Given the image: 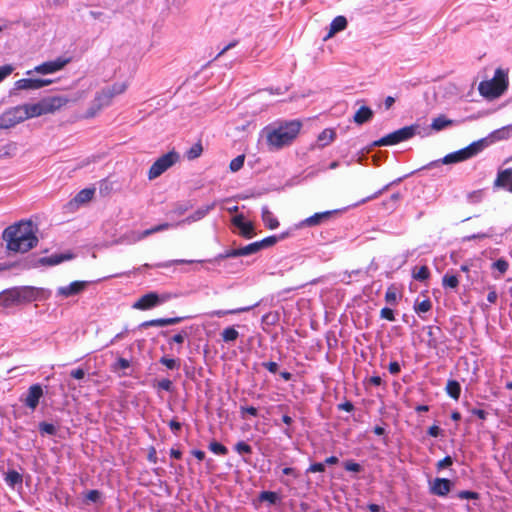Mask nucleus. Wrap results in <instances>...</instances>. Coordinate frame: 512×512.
<instances>
[{
	"mask_svg": "<svg viewBox=\"0 0 512 512\" xmlns=\"http://www.w3.org/2000/svg\"><path fill=\"white\" fill-rule=\"evenodd\" d=\"M415 130L416 127L413 125L405 126L375 141L373 146H391L406 141L415 135Z\"/></svg>",
	"mask_w": 512,
	"mask_h": 512,
	"instance_id": "8",
	"label": "nucleus"
},
{
	"mask_svg": "<svg viewBox=\"0 0 512 512\" xmlns=\"http://www.w3.org/2000/svg\"><path fill=\"white\" fill-rule=\"evenodd\" d=\"M260 499L274 504L277 500V494L272 491H263L260 494Z\"/></svg>",
	"mask_w": 512,
	"mask_h": 512,
	"instance_id": "55",
	"label": "nucleus"
},
{
	"mask_svg": "<svg viewBox=\"0 0 512 512\" xmlns=\"http://www.w3.org/2000/svg\"><path fill=\"white\" fill-rule=\"evenodd\" d=\"M159 362L166 366L170 370L178 369L180 367V363L178 360L173 358L161 357Z\"/></svg>",
	"mask_w": 512,
	"mask_h": 512,
	"instance_id": "47",
	"label": "nucleus"
},
{
	"mask_svg": "<svg viewBox=\"0 0 512 512\" xmlns=\"http://www.w3.org/2000/svg\"><path fill=\"white\" fill-rule=\"evenodd\" d=\"M17 152V144L15 142H9L0 147V158L13 157Z\"/></svg>",
	"mask_w": 512,
	"mask_h": 512,
	"instance_id": "35",
	"label": "nucleus"
},
{
	"mask_svg": "<svg viewBox=\"0 0 512 512\" xmlns=\"http://www.w3.org/2000/svg\"><path fill=\"white\" fill-rule=\"evenodd\" d=\"M380 317L388 321H395L394 311L389 307H384L381 309Z\"/></svg>",
	"mask_w": 512,
	"mask_h": 512,
	"instance_id": "56",
	"label": "nucleus"
},
{
	"mask_svg": "<svg viewBox=\"0 0 512 512\" xmlns=\"http://www.w3.org/2000/svg\"><path fill=\"white\" fill-rule=\"evenodd\" d=\"M457 497L460 499L476 500L479 498V494L474 491L463 490L458 492Z\"/></svg>",
	"mask_w": 512,
	"mask_h": 512,
	"instance_id": "53",
	"label": "nucleus"
},
{
	"mask_svg": "<svg viewBox=\"0 0 512 512\" xmlns=\"http://www.w3.org/2000/svg\"><path fill=\"white\" fill-rule=\"evenodd\" d=\"M336 137V133L333 129L327 128L324 129L319 135H318V142L320 146L325 147L329 145L332 141H334Z\"/></svg>",
	"mask_w": 512,
	"mask_h": 512,
	"instance_id": "28",
	"label": "nucleus"
},
{
	"mask_svg": "<svg viewBox=\"0 0 512 512\" xmlns=\"http://www.w3.org/2000/svg\"><path fill=\"white\" fill-rule=\"evenodd\" d=\"M39 432L41 435H56L57 428L54 424L48 422H40L39 423Z\"/></svg>",
	"mask_w": 512,
	"mask_h": 512,
	"instance_id": "39",
	"label": "nucleus"
},
{
	"mask_svg": "<svg viewBox=\"0 0 512 512\" xmlns=\"http://www.w3.org/2000/svg\"><path fill=\"white\" fill-rule=\"evenodd\" d=\"M197 262L196 260H185V259H176V260H169L163 263H159L156 265V267L159 268H168L172 265H178V264H191ZM199 263L203 262L202 260L198 261Z\"/></svg>",
	"mask_w": 512,
	"mask_h": 512,
	"instance_id": "41",
	"label": "nucleus"
},
{
	"mask_svg": "<svg viewBox=\"0 0 512 512\" xmlns=\"http://www.w3.org/2000/svg\"><path fill=\"white\" fill-rule=\"evenodd\" d=\"M170 226L171 225L169 223H162V224L156 225L150 229H146V230L142 231L141 233L137 234L134 238V241H140L156 232L164 231V230L168 229Z\"/></svg>",
	"mask_w": 512,
	"mask_h": 512,
	"instance_id": "27",
	"label": "nucleus"
},
{
	"mask_svg": "<svg viewBox=\"0 0 512 512\" xmlns=\"http://www.w3.org/2000/svg\"><path fill=\"white\" fill-rule=\"evenodd\" d=\"M432 308V302L430 299L426 298L420 302H415L414 304V311L422 318L424 319L423 316H421V314L423 313H426L428 311H430Z\"/></svg>",
	"mask_w": 512,
	"mask_h": 512,
	"instance_id": "34",
	"label": "nucleus"
},
{
	"mask_svg": "<svg viewBox=\"0 0 512 512\" xmlns=\"http://www.w3.org/2000/svg\"><path fill=\"white\" fill-rule=\"evenodd\" d=\"M164 327L165 326V318H157L152 319L148 321H144L140 324V328H147V327Z\"/></svg>",
	"mask_w": 512,
	"mask_h": 512,
	"instance_id": "50",
	"label": "nucleus"
},
{
	"mask_svg": "<svg viewBox=\"0 0 512 512\" xmlns=\"http://www.w3.org/2000/svg\"><path fill=\"white\" fill-rule=\"evenodd\" d=\"M302 123L298 120L273 123L263 129L270 151H277L290 145L298 136Z\"/></svg>",
	"mask_w": 512,
	"mask_h": 512,
	"instance_id": "2",
	"label": "nucleus"
},
{
	"mask_svg": "<svg viewBox=\"0 0 512 512\" xmlns=\"http://www.w3.org/2000/svg\"><path fill=\"white\" fill-rule=\"evenodd\" d=\"M240 412L242 417L244 418V414L247 413L253 417H256L258 415V410L253 406H241Z\"/></svg>",
	"mask_w": 512,
	"mask_h": 512,
	"instance_id": "60",
	"label": "nucleus"
},
{
	"mask_svg": "<svg viewBox=\"0 0 512 512\" xmlns=\"http://www.w3.org/2000/svg\"><path fill=\"white\" fill-rule=\"evenodd\" d=\"M487 145L488 141L486 138L474 141L465 148L447 154L442 159L430 162L425 168L437 167L440 164H455L463 162L479 154Z\"/></svg>",
	"mask_w": 512,
	"mask_h": 512,
	"instance_id": "4",
	"label": "nucleus"
},
{
	"mask_svg": "<svg viewBox=\"0 0 512 512\" xmlns=\"http://www.w3.org/2000/svg\"><path fill=\"white\" fill-rule=\"evenodd\" d=\"M44 391L40 384H33L28 388V391L24 398L21 399V401L24 403L26 407L34 411L38 404L40 399L43 397Z\"/></svg>",
	"mask_w": 512,
	"mask_h": 512,
	"instance_id": "14",
	"label": "nucleus"
},
{
	"mask_svg": "<svg viewBox=\"0 0 512 512\" xmlns=\"http://www.w3.org/2000/svg\"><path fill=\"white\" fill-rule=\"evenodd\" d=\"M447 394L454 400H458L461 394V386L456 380H448L445 388Z\"/></svg>",
	"mask_w": 512,
	"mask_h": 512,
	"instance_id": "29",
	"label": "nucleus"
},
{
	"mask_svg": "<svg viewBox=\"0 0 512 512\" xmlns=\"http://www.w3.org/2000/svg\"><path fill=\"white\" fill-rule=\"evenodd\" d=\"M94 193H95V189H93V188L82 189L81 191H79L77 193V195L74 198V201L77 204L87 203L93 198Z\"/></svg>",
	"mask_w": 512,
	"mask_h": 512,
	"instance_id": "30",
	"label": "nucleus"
},
{
	"mask_svg": "<svg viewBox=\"0 0 512 512\" xmlns=\"http://www.w3.org/2000/svg\"><path fill=\"white\" fill-rule=\"evenodd\" d=\"M86 500L87 501H90V502H98L101 498V492L98 491V490H90L87 492L86 496H85Z\"/></svg>",
	"mask_w": 512,
	"mask_h": 512,
	"instance_id": "58",
	"label": "nucleus"
},
{
	"mask_svg": "<svg viewBox=\"0 0 512 512\" xmlns=\"http://www.w3.org/2000/svg\"><path fill=\"white\" fill-rule=\"evenodd\" d=\"M23 121L25 118L21 105L11 107L0 115V129L13 128Z\"/></svg>",
	"mask_w": 512,
	"mask_h": 512,
	"instance_id": "10",
	"label": "nucleus"
},
{
	"mask_svg": "<svg viewBox=\"0 0 512 512\" xmlns=\"http://www.w3.org/2000/svg\"><path fill=\"white\" fill-rule=\"evenodd\" d=\"M172 298L171 294H157L156 292H149L141 296L132 307L137 310H149L159 306Z\"/></svg>",
	"mask_w": 512,
	"mask_h": 512,
	"instance_id": "9",
	"label": "nucleus"
},
{
	"mask_svg": "<svg viewBox=\"0 0 512 512\" xmlns=\"http://www.w3.org/2000/svg\"><path fill=\"white\" fill-rule=\"evenodd\" d=\"M372 117L373 111L367 106H362L356 111L353 119L355 123L361 125L371 120Z\"/></svg>",
	"mask_w": 512,
	"mask_h": 512,
	"instance_id": "24",
	"label": "nucleus"
},
{
	"mask_svg": "<svg viewBox=\"0 0 512 512\" xmlns=\"http://www.w3.org/2000/svg\"><path fill=\"white\" fill-rule=\"evenodd\" d=\"M18 305L16 287L0 292V307L9 308Z\"/></svg>",
	"mask_w": 512,
	"mask_h": 512,
	"instance_id": "19",
	"label": "nucleus"
},
{
	"mask_svg": "<svg viewBox=\"0 0 512 512\" xmlns=\"http://www.w3.org/2000/svg\"><path fill=\"white\" fill-rule=\"evenodd\" d=\"M69 98L63 95L45 97L37 103L21 105L25 120L54 113L69 103Z\"/></svg>",
	"mask_w": 512,
	"mask_h": 512,
	"instance_id": "3",
	"label": "nucleus"
},
{
	"mask_svg": "<svg viewBox=\"0 0 512 512\" xmlns=\"http://www.w3.org/2000/svg\"><path fill=\"white\" fill-rule=\"evenodd\" d=\"M127 87L128 85L126 82H116L111 86L104 87L95 95L94 105L96 106V109L101 110L102 108L109 106L114 97L123 94L127 90Z\"/></svg>",
	"mask_w": 512,
	"mask_h": 512,
	"instance_id": "6",
	"label": "nucleus"
},
{
	"mask_svg": "<svg viewBox=\"0 0 512 512\" xmlns=\"http://www.w3.org/2000/svg\"><path fill=\"white\" fill-rule=\"evenodd\" d=\"M347 24H348L347 19L344 16L340 15V16L335 17L332 20V22L330 23L329 32L325 36L324 40H327V39L331 38L332 36H334L336 33L345 30L347 27Z\"/></svg>",
	"mask_w": 512,
	"mask_h": 512,
	"instance_id": "20",
	"label": "nucleus"
},
{
	"mask_svg": "<svg viewBox=\"0 0 512 512\" xmlns=\"http://www.w3.org/2000/svg\"><path fill=\"white\" fill-rule=\"evenodd\" d=\"M13 69V66L9 64L0 66V82L9 76L13 72Z\"/></svg>",
	"mask_w": 512,
	"mask_h": 512,
	"instance_id": "59",
	"label": "nucleus"
},
{
	"mask_svg": "<svg viewBox=\"0 0 512 512\" xmlns=\"http://www.w3.org/2000/svg\"><path fill=\"white\" fill-rule=\"evenodd\" d=\"M179 154L175 151H169L168 153L159 157L150 167L148 171L149 180H153L160 175H162L165 171H167L170 167L176 164L179 161Z\"/></svg>",
	"mask_w": 512,
	"mask_h": 512,
	"instance_id": "7",
	"label": "nucleus"
},
{
	"mask_svg": "<svg viewBox=\"0 0 512 512\" xmlns=\"http://www.w3.org/2000/svg\"><path fill=\"white\" fill-rule=\"evenodd\" d=\"M68 62V58L58 57L54 60L47 61L36 66L33 70H28L26 75H31L33 72L39 74H52L63 69Z\"/></svg>",
	"mask_w": 512,
	"mask_h": 512,
	"instance_id": "11",
	"label": "nucleus"
},
{
	"mask_svg": "<svg viewBox=\"0 0 512 512\" xmlns=\"http://www.w3.org/2000/svg\"><path fill=\"white\" fill-rule=\"evenodd\" d=\"M252 307H242L237 309H229V310H214L209 313L210 317H224L226 315L239 314L242 312L249 311Z\"/></svg>",
	"mask_w": 512,
	"mask_h": 512,
	"instance_id": "32",
	"label": "nucleus"
},
{
	"mask_svg": "<svg viewBox=\"0 0 512 512\" xmlns=\"http://www.w3.org/2000/svg\"><path fill=\"white\" fill-rule=\"evenodd\" d=\"M398 300L399 293L397 288L394 285L389 286L385 293V301L392 306H396L398 304Z\"/></svg>",
	"mask_w": 512,
	"mask_h": 512,
	"instance_id": "33",
	"label": "nucleus"
},
{
	"mask_svg": "<svg viewBox=\"0 0 512 512\" xmlns=\"http://www.w3.org/2000/svg\"><path fill=\"white\" fill-rule=\"evenodd\" d=\"M261 218L264 223V225L268 229H276L279 226V221L274 216V214L269 210L267 206H263L261 210Z\"/></svg>",
	"mask_w": 512,
	"mask_h": 512,
	"instance_id": "21",
	"label": "nucleus"
},
{
	"mask_svg": "<svg viewBox=\"0 0 512 512\" xmlns=\"http://www.w3.org/2000/svg\"><path fill=\"white\" fill-rule=\"evenodd\" d=\"M221 339L224 343L230 344L235 342L239 337V332L235 326H228L221 332Z\"/></svg>",
	"mask_w": 512,
	"mask_h": 512,
	"instance_id": "26",
	"label": "nucleus"
},
{
	"mask_svg": "<svg viewBox=\"0 0 512 512\" xmlns=\"http://www.w3.org/2000/svg\"><path fill=\"white\" fill-rule=\"evenodd\" d=\"M508 71L501 68L495 70L494 77L479 83L478 91L486 99L493 100L500 97L507 89Z\"/></svg>",
	"mask_w": 512,
	"mask_h": 512,
	"instance_id": "5",
	"label": "nucleus"
},
{
	"mask_svg": "<svg viewBox=\"0 0 512 512\" xmlns=\"http://www.w3.org/2000/svg\"><path fill=\"white\" fill-rule=\"evenodd\" d=\"M209 450L217 455L225 456L228 453V449L219 442L213 441L209 444Z\"/></svg>",
	"mask_w": 512,
	"mask_h": 512,
	"instance_id": "43",
	"label": "nucleus"
},
{
	"mask_svg": "<svg viewBox=\"0 0 512 512\" xmlns=\"http://www.w3.org/2000/svg\"><path fill=\"white\" fill-rule=\"evenodd\" d=\"M442 285L444 288L455 289L459 285V279L457 275L446 273L442 278Z\"/></svg>",
	"mask_w": 512,
	"mask_h": 512,
	"instance_id": "37",
	"label": "nucleus"
},
{
	"mask_svg": "<svg viewBox=\"0 0 512 512\" xmlns=\"http://www.w3.org/2000/svg\"><path fill=\"white\" fill-rule=\"evenodd\" d=\"M278 239L279 238L277 236L273 235V236H268L260 241H257V243L259 245L260 250H262L264 248H268V247H271L274 244H276Z\"/></svg>",
	"mask_w": 512,
	"mask_h": 512,
	"instance_id": "48",
	"label": "nucleus"
},
{
	"mask_svg": "<svg viewBox=\"0 0 512 512\" xmlns=\"http://www.w3.org/2000/svg\"><path fill=\"white\" fill-rule=\"evenodd\" d=\"M89 284V281H73L69 285L58 287L56 296L68 298L79 295L86 290Z\"/></svg>",
	"mask_w": 512,
	"mask_h": 512,
	"instance_id": "13",
	"label": "nucleus"
},
{
	"mask_svg": "<svg viewBox=\"0 0 512 512\" xmlns=\"http://www.w3.org/2000/svg\"><path fill=\"white\" fill-rule=\"evenodd\" d=\"M392 185V183H389L387 185H385L383 188L379 189L378 191H376L374 194L362 199L359 203H366L367 201H370V200H373V199H376L378 198L380 195H382L385 191H387L389 189V187Z\"/></svg>",
	"mask_w": 512,
	"mask_h": 512,
	"instance_id": "54",
	"label": "nucleus"
},
{
	"mask_svg": "<svg viewBox=\"0 0 512 512\" xmlns=\"http://www.w3.org/2000/svg\"><path fill=\"white\" fill-rule=\"evenodd\" d=\"M16 296H17V303L22 304L25 302H31L35 298V292L32 288L29 287H22L17 288L16 287Z\"/></svg>",
	"mask_w": 512,
	"mask_h": 512,
	"instance_id": "23",
	"label": "nucleus"
},
{
	"mask_svg": "<svg viewBox=\"0 0 512 512\" xmlns=\"http://www.w3.org/2000/svg\"><path fill=\"white\" fill-rule=\"evenodd\" d=\"M260 251V248H259V245L256 242H253V243H250L244 247H240L239 248V253H240V256H248V255H252V254H255L257 252Z\"/></svg>",
	"mask_w": 512,
	"mask_h": 512,
	"instance_id": "40",
	"label": "nucleus"
},
{
	"mask_svg": "<svg viewBox=\"0 0 512 512\" xmlns=\"http://www.w3.org/2000/svg\"><path fill=\"white\" fill-rule=\"evenodd\" d=\"M341 210L335 209V210H327L323 212H317L313 214L310 217L305 218L302 220L297 227H314L319 226L323 223L328 222L334 215L340 213Z\"/></svg>",
	"mask_w": 512,
	"mask_h": 512,
	"instance_id": "12",
	"label": "nucleus"
},
{
	"mask_svg": "<svg viewBox=\"0 0 512 512\" xmlns=\"http://www.w3.org/2000/svg\"><path fill=\"white\" fill-rule=\"evenodd\" d=\"M53 83L51 79L23 78L15 82L18 90H38Z\"/></svg>",
	"mask_w": 512,
	"mask_h": 512,
	"instance_id": "15",
	"label": "nucleus"
},
{
	"mask_svg": "<svg viewBox=\"0 0 512 512\" xmlns=\"http://www.w3.org/2000/svg\"><path fill=\"white\" fill-rule=\"evenodd\" d=\"M240 257L239 248L230 249L225 251L224 253L219 254L215 260L225 259V258H235Z\"/></svg>",
	"mask_w": 512,
	"mask_h": 512,
	"instance_id": "52",
	"label": "nucleus"
},
{
	"mask_svg": "<svg viewBox=\"0 0 512 512\" xmlns=\"http://www.w3.org/2000/svg\"><path fill=\"white\" fill-rule=\"evenodd\" d=\"M5 482L9 487L15 488L17 485H22L23 477L16 470H8L5 474Z\"/></svg>",
	"mask_w": 512,
	"mask_h": 512,
	"instance_id": "25",
	"label": "nucleus"
},
{
	"mask_svg": "<svg viewBox=\"0 0 512 512\" xmlns=\"http://www.w3.org/2000/svg\"><path fill=\"white\" fill-rule=\"evenodd\" d=\"M452 463H453V460H452L451 456H446L442 460L438 461V463L436 464V467L438 470H441L445 467L452 465Z\"/></svg>",
	"mask_w": 512,
	"mask_h": 512,
	"instance_id": "64",
	"label": "nucleus"
},
{
	"mask_svg": "<svg viewBox=\"0 0 512 512\" xmlns=\"http://www.w3.org/2000/svg\"><path fill=\"white\" fill-rule=\"evenodd\" d=\"M345 470L350 472H360L361 466L360 464L354 462V461H348L344 465Z\"/></svg>",
	"mask_w": 512,
	"mask_h": 512,
	"instance_id": "63",
	"label": "nucleus"
},
{
	"mask_svg": "<svg viewBox=\"0 0 512 512\" xmlns=\"http://www.w3.org/2000/svg\"><path fill=\"white\" fill-rule=\"evenodd\" d=\"M234 450L238 454H251L252 453V447L246 443L245 441H239L235 444Z\"/></svg>",
	"mask_w": 512,
	"mask_h": 512,
	"instance_id": "46",
	"label": "nucleus"
},
{
	"mask_svg": "<svg viewBox=\"0 0 512 512\" xmlns=\"http://www.w3.org/2000/svg\"><path fill=\"white\" fill-rule=\"evenodd\" d=\"M491 268L499 272L500 275L505 274L509 269V262L504 258H499L492 263Z\"/></svg>",
	"mask_w": 512,
	"mask_h": 512,
	"instance_id": "38",
	"label": "nucleus"
},
{
	"mask_svg": "<svg viewBox=\"0 0 512 512\" xmlns=\"http://www.w3.org/2000/svg\"><path fill=\"white\" fill-rule=\"evenodd\" d=\"M452 486V481L447 478H435L433 482L430 483V493L444 497L451 491Z\"/></svg>",
	"mask_w": 512,
	"mask_h": 512,
	"instance_id": "17",
	"label": "nucleus"
},
{
	"mask_svg": "<svg viewBox=\"0 0 512 512\" xmlns=\"http://www.w3.org/2000/svg\"><path fill=\"white\" fill-rule=\"evenodd\" d=\"M451 124L452 120H449L445 116L441 115L433 119L431 128L435 131H440Z\"/></svg>",
	"mask_w": 512,
	"mask_h": 512,
	"instance_id": "36",
	"label": "nucleus"
},
{
	"mask_svg": "<svg viewBox=\"0 0 512 512\" xmlns=\"http://www.w3.org/2000/svg\"><path fill=\"white\" fill-rule=\"evenodd\" d=\"M244 161H245V155H238L237 157H235L231 162H230V165H229V168L232 172H237L239 171L243 165H244Z\"/></svg>",
	"mask_w": 512,
	"mask_h": 512,
	"instance_id": "44",
	"label": "nucleus"
},
{
	"mask_svg": "<svg viewBox=\"0 0 512 512\" xmlns=\"http://www.w3.org/2000/svg\"><path fill=\"white\" fill-rule=\"evenodd\" d=\"M202 145L200 143L194 144L188 151H187V158L190 160L196 159L199 157L202 153Z\"/></svg>",
	"mask_w": 512,
	"mask_h": 512,
	"instance_id": "49",
	"label": "nucleus"
},
{
	"mask_svg": "<svg viewBox=\"0 0 512 512\" xmlns=\"http://www.w3.org/2000/svg\"><path fill=\"white\" fill-rule=\"evenodd\" d=\"M189 336V333L185 330V329H182L179 333L175 334L173 337H171L168 341L169 345H171L172 343H177L179 345H182L185 341L186 338H188Z\"/></svg>",
	"mask_w": 512,
	"mask_h": 512,
	"instance_id": "45",
	"label": "nucleus"
},
{
	"mask_svg": "<svg viewBox=\"0 0 512 512\" xmlns=\"http://www.w3.org/2000/svg\"><path fill=\"white\" fill-rule=\"evenodd\" d=\"M158 388L165 391H171L173 387V383L169 379H162L157 384Z\"/></svg>",
	"mask_w": 512,
	"mask_h": 512,
	"instance_id": "61",
	"label": "nucleus"
},
{
	"mask_svg": "<svg viewBox=\"0 0 512 512\" xmlns=\"http://www.w3.org/2000/svg\"><path fill=\"white\" fill-rule=\"evenodd\" d=\"M215 203L198 208L193 214L189 215L183 222L192 223L204 218L211 210L215 208Z\"/></svg>",
	"mask_w": 512,
	"mask_h": 512,
	"instance_id": "22",
	"label": "nucleus"
},
{
	"mask_svg": "<svg viewBox=\"0 0 512 512\" xmlns=\"http://www.w3.org/2000/svg\"><path fill=\"white\" fill-rule=\"evenodd\" d=\"M325 471V464L324 463H313L309 466L307 469V472L316 473V472H324Z\"/></svg>",
	"mask_w": 512,
	"mask_h": 512,
	"instance_id": "62",
	"label": "nucleus"
},
{
	"mask_svg": "<svg viewBox=\"0 0 512 512\" xmlns=\"http://www.w3.org/2000/svg\"><path fill=\"white\" fill-rule=\"evenodd\" d=\"M512 183V168H506L497 173L494 181V188H503L508 191V187Z\"/></svg>",
	"mask_w": 512,
	"mask_h": 512,
	"instance_id": "18",
	"label": "nucleus"
},
{
	"mask_svg": "<svg viewBox=\"0 0 512 512\" xmlns=\"http://www.w3.org/2000/svg\"><path fill=\"white\" fill-rule=\"evenodd\" d=\"M429 276H430V271L427 266H421L418 269V271L413 274V277L419 281H424V280L428 279Z\"/></svg>",
	"mask_w": 512,
	"mask_h": 512,
	"instance_id": "51",
	"label": "nucleus"
},
{
	"mask_svg": "<svg viewBox=\"0 0 512 512\" xmlns=\"http://www.w3.org/2000/svg\"><path fill=\"white\" fill-rule=\"evenodd\" d=\"M493 228L488 229L487 232H479L471 235H467L463 238V241H472L475 239L491 238L493 236Z\"/></svg>",
	"mask_w": 512,
	"mask_h": 512,
	"instance_id": "42",
	"label": "nucleus"
},
{
	"mask_svg": "<svg viewBox=\"0 0 512 512\" xmlns=\"http://www.w3.org/2000/svg\"><path fill=\"white\" fill-rule=\"evenodd\" d=\"M71 255L69 254H59V255H51L49 257H44L41 259L43 264H47L49 266H54L62 263L65 260L71 259Z\"/></svg>",
	"mask_w": 512,
	"mask_h": 512,
	"instance_id": "31",
	"label": "nucleus"
},
{
	"mask_svg": "<svg viewBox=\"0 0 512 512\" xmlns=\"http://www.w3.org/2000/svg\"><path fill=\"white\" fill-rule=\"evenodd\" d=\"M38 227L31 220H20L4 229L2 238L8 251L26 253L38 244Z\"/></svg>",
	"mask_w": 512,
	"mask_h": 512,
	"instance_id": "1",
	"label": "nucleus"
},
{
	"mask_svg": "<svg viewBox=\"0 0 512 512\" xmlns=\"http://www.w3.org/2000/svg\"><path fill=\"white\" fill-rule=\"evenodd\" d=\"M130 367V361L125 358H118L115 364L113 365V369L116 370H125Z\"/></svg>",
	"mask_w": 512,
	"mask_h": 512,
	"instance_id": "57",
	"label": "nucleus"
},
{
	"mask_svg": "<svg viewBox=\"0 0 512 512\" xmlns=\"http://www.w3.org/2000/svg\"><path fill=\"white\" fill-rule=\"evenodd\" d=\"M232 224L239 229V234L246 239H251L255 235L253 223L245 221L243 214L233 217Z\"/></svg>",
	"mask_w": 512,
	"mask_h": 512,
	"instance_id": "16",
	"label": "nucleus"
}]
</instances>
